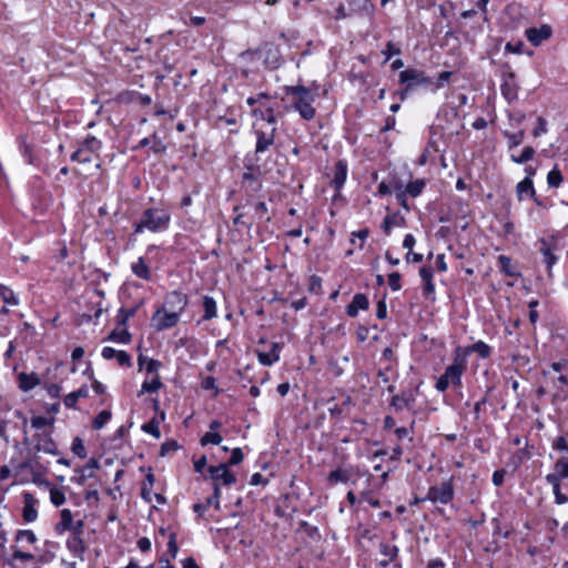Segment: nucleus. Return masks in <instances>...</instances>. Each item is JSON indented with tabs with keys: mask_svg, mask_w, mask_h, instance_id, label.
<instances>
[{
	"mask_svg": "<svg viewBox=\"0 0 568 568\" xmlns=\"http://www.w3.org/2000/svg\"><path fill=\"white\" fill-rule=\"evenodd\" d=\"M23 499H24L23 518L28 523L34 521L38 516V513L34 508L36 498L33 497V495H31L29 493H24Z\"/></svg>",
	"mask_w": 568,
	"mask_h": 568,
	"instance_id": "obj_19",
	"label": "nucleus"
},
{
	"mask_svg": "<svg viewBox=\"0 0 568 568\" xmlns=\"http://www.w3.org/2000/svg\"><path fill=\"white\" fill-rule=\"evenodd\" d=\"M534 155H535V149L532 146H525L521 154L518 156L513 154L511 160L515 163L523 164V163L530 161L534 158Z\"/></svg>",
	"mask_w": 568,
	"mask_h": 568,
	"instance_id": "obj_37",
	"label": "nucleus"
},
{
	"mask_svg": "<svg viewBox=\"0 0 568 568\" xmlns=\"http://www.w3.org/2000/svg\"><path fill=\"white\" fill-rule=\"evenodd\" d=\"M203 310L204 314L202 316V321H211L212 318L216 317L217 310L215 300L209 295H205L203 297Z\"/></svg>",
	"mask_w": 568,
	"mask_h": 568,
	"instance_id": "obj_22",
	"label": "nucleus"
},
{
	"mask_svg": "<svg viewBox=\"0 0 568 568\" xmlns=\"http://www.w3.org/2000/svg\"><path fill=\"white\" fill-rule=\"evenodd\" d=\"M369 306L368 298L365 294L357 293L354 295L351 304L346 307V314L349 317H356L359 310H367Z\"/></svg>",
	"mask_w": 568,
	"mask_h": 568,
	"instance_id": "obj_12",
	"label": "nucleus"
},
{
	"mask_svg": "<svg viewBox=\"0 0 568 568\" xmlns=\"http://www.w3.org/2000/svg\"><path fill=\"white\" fill-rule=\"evenodd\" d=\"M349 480V473L347 470H343L337 468L328 474L327 481L331 485H335L338 483H347Z\"/></svg>",
	"mask_w": 568,
	"mask_h": 568,
	"instance_id": "obj_33",
	"label": "nucleus"
},
{
	"mask_svg": "<svg viewBox=\"0 0 568 568\" xmlns=\"http://www.w3.org/2000/svg\"><path fill=\"white\" fill-rule=\"evenodd\" d=\"M16 539L18 541L26 539L28 542L33 544V542H36L37 537L33 534V531H31V530H19Z\"/></svg>",
	"mask_w": 568,
	"mask_h": 568,
	"instance_id": "obj_58",
	"label": "nucleus"
},
{
	"mask_svg": "<svg viewBox=\"0 0 568 568\" xmlns=\"http://www.w3.org/2000/svg\"><path fill=\"white\" fill-rule=\"evenodd\" d=\"M471 351L477 353L481 358H488L491 354V347L483 341L474 343Z\"/></svg>",
	"mask_w": 568,
	"mask_h": 568,
	"instance_id": "obj_39",
	"label": "nucleus"
},
{
	"mask_svg": "<svg viewBox=\"0 0 568 568\" xmlns=\"http://www.w3.org/2000/svg\"><path fill=\"white\" fill-rule=\"evenodd\" d=\"M465 371V363L458 357L455 358L454 363L446 367L443 374L448 382L454 386L462 385V375Z\"/></svg>",
	"mask_w": 568,
	"mask_h": 568,
	"instance_id": "obj_10",
	"label": "nucleus"
},
{
	"mask_svg": "<svg viewBox=\"0 0 568 568\" xmlns=\"http://www.w3.org/2000/svg\"><path fill=\"white\" fill-rule=\"evenodd\" d=\"M545 479L552 487L556 504L564 505L568 503V496L561 491L560 481H557L556 477H545Z\"/></svg>",
	"mask_w": 568,
	"mask_h": 568,
	"instance_id": "obj_24",
	"label": "nucleus"
},
{
	"mask_svg": "<svg viewBox=\"0 0 568 568\" xmlns=\"http://www.w3.org/2000/svg\"><path fill=\"white\" fill-rule=\"evenodd\" d=\"M501 93L508 102L517 100L518 87L515 81V73L509 71L503 74Z\"/></svg>",
	"mask_w": 568,
	"mask_h": 568,
	"instance_id": "obj_9",
	"label": "nucleus"
},
{
	"mask_svg": "<svg viewBox=\"0 0 568 568\" xmlns=\"http://www.w3.org/2000/svg\"><path fill=\"white\" fill-rule=\"evenodd\" d=\"M111 416L109 410L100 412L93 420V428L101 429L111 419Z\"/></svg>",
	"mask_w": 568,
	"mask_h": 568,
	"instance_id": "obj_43",
	"label": "nucleus"
},
{
	"mask_svg": "<svg viewBox=\"0 0 568 568\" xmlns=\"http://www.w3.org/2000/svg\"><path fill=\"white\" fill-rule=\"evenodd\" d=\"M179 444L175 440H170L161 445L160 454L161 456H165L170 452H175L179 449Z\"/></svg>",
	"mask_w": 568,
	"mask_h": 568,
	"instance_id": "obj_57",
	"label": "nucleus"
},
{
	"mask_svg": "<svg viewBox=\"0 0 568 568\" xmlns=\"http://www.w3.org/2000/svg\"><path fill=\"white\" fill-rule=\"evenodd\" d=\"M141 304H142V302L139 305L131 307V308L121 307L116 315V325L125 326L129 318L133 317L135 315V313Z\"/></svg>",
	"mask_w": 568,
	"mask_h": 568,
	"instance_id": "obj_30",
	"label": "nucleus"
},
{
	"mask_svg": "<svg viewBox=\"0 0 568 568\" xmlns=\"http://www.w3.org/2000/svg\"><path fill=\"white\" fill-rule=\"evenodd\" d=\"M180 314L159 307L152 316V325L156 332L174 327L180 321Z\"/></svg>",
	"mask_w": 568,
	"mask_h": 568,
	"instance_id": "obj_2",
	"label": "nucleus"
},
{
	"mask_svg": "<svg viewBox=\"0 0 568 568\" xmlns=\"http://www.w3.org/2000/svg\"><path fill=\"white\" fill-rule=\"evenodd\" d=\"M142 429L145 433L153 435L155 438H160V436H161V432L159 429V423L155 419H152L151 422L144 424L142 426Z\"/></svg>",
	"mask_w": 568,
	"mask_h": 568,
	"instance_id": "obj_51",
	"label": "nucleus"
},
{
	"mask_svg": "<svg viewBox=\"0 0 568 568\" xmlns=\"http://www.w3.org/2000/svg\"><path fill=\"white\" fill-rule=\"evenodd\" d=\"M131 268L135 276L146 281L151 278V271L145 264L143 257H139V260L132 264Z\"/></svg>",
	"mask_w": 568,
	"mask_h": 568,
	"instance_id": "obj_27",
	"label": "nucleus"
},
{
	"mask_svg": "<svg viewBox=\"0 0 568 568\" xmlns=\"http://www.w3.org/2000/svg\"><path fill=\"white\" fill-rule=\"evenodd\" d=\"M101 141L95 136L89 135L81 142L80 148L87 149L89 153L95 154L101 149Z\"/></svg>",
	"mask_w": 568,
	"mask_h": 568,
	"instance_id": "obj_35",
	"label": "nucleus"
},
{
	"mask_svg": "<svg viewBox=\"0 0 568 568\" xmlns=\"http://www.w3.org/2000/svg\"><path fill=\"white\" fill-rule=\"evenodd\" d=\"M20 388L24 392L32 389L39 384V378L36 374L21 373L19 375Z\"/></svg>",
	"mask_w": 568,
	"mask_h": 568,
	"instance_id": "obj_31",
	"label": "nucleus"
},
{
	"mask_svg": "<svg viewBox=\"0 0 568 568\" xmlns=\"http://www.w3.org/2000/svg\"><path fill=\"white\" fill-rule=\"evenodd\" d=\"M261 119L266 121L267 123L272 124L273 126L276 123V116L274 113V110L272 108L266 109L265 112H260Z\"/></svg>",
	"mask_w": 568,
	"mask_h": 568,
	"instance_id": "obj_61",
	"label": "nucleus"
},
{
	"mask_svg": "<svg viewBox=\"0 0 568 568\" xmlns=\"http://www.w3.org/2000/svg\"><path fill=\"white\" fill-rule=\"evenodd\" d=\"M454 497V488L450 480L443 481L438 486H432L427 493V499L433 503L448 504Z\"/></svg>",
	"mask_w": 568,
	"mask_h": 568,
	"instance_id": "obj_3",
	"label": "nucleus"
},
{
	"mask_svg": "<svg viewBox=\"0 0 568 568\" xmlns=\"http://www.w3.org/2000/svg\"><path fill=\"white\" fill-rule=\"evenodd\" d=\"M346 175H347V165H346V163L344 161H338L335 164L334 178H333V181H332V184L335 187V190L342 189V186L344 185V183L346 181Z\"/></svg>",
	"mask_w": 568,
	"mask_h": 568,
	"instance_id": "obj_20",
	"label": "nucleus"
},
{
	"mask_svg": "<svg viewBox=\"0 0 568 568\" xmlns=\"http://www.w3.org/2000/svg\"><path fill=\"white\" fill-rule=\"evenodd\" d=\"M93 153H89L87 149L79 148L71 155V160L79 163H90L92 161Z\"/></svg>",
	"mask_w": 568,
	"mask_h": 568,
	"instance_id": "obj_40",
	"label": "nucleus"
},
{
	"mask_svg": "<svg viewBox=\"0 0 568 568\" xmlns=\"http://www.w3.org/2000/svg\"><path fill=\"white\" fill-rule=\"evenodd\" d=\"M54 423V418H47L43 416H34L31 418V426L36 429H40L42 427H45L48 425H52Z\"/></svg>",
	"mask_w": 568,
	"mask_h": 568,
	"instance_id": "obj_47",
	"label": "nucleus"
},
{
	"mask_svg": "<svg viewBox=\"0 0 568 568\" xmlns=\"http://www.w3.org/2000/svg\"><path fill=\"white\" fill-rule=\"evenodd\" d=\"M405 222V219L399 216L398 214H388L385 216L382 229L385 234H389L393 226L402 225Z\"/></svg>",
	"mask_w": 568,
	"mask_h": 568,
	"instance_id": "obj_29",
	"label": "nucleus"
},
{
	"mask_svg": "<svg viewBox=\"0 0 568 568\" xmlns=\"http://www.w3.org/2000/svg\"><path fill=\"white\" fill-rule=\"evenodd\" d=\"M388 284L393 291H399L400 285V274L398 272H393L388 275Z\"/></svg>",
	"mask_w": 568,
	"mask_h": 568,
	"instance_id": "obj_55",
	"label": "nucleus"
},
{
	"mask_svg": "<svg viewBox=\"0 0 568 568\" xmlns=\"http://www.w3.org/2000/svg\"><path fill=\"white\" fill-rule=\"evenodd\" d=\"M207 470L213 483L222 480L224 486H231L236 483L235 475L229 470V466L225 463L217 466H210Z\"/></svg>",
	"mask_w": 568,
	"mask_h": 568,
	"instance_id": "obj_6",
	"label": "nucleus"
},
{
	"mask_svg": "<svg viewBox=\"0 0 568 568\" xmlns=\"http://www.w3.org/2000/svg\"><path fill=\"white\" fill-rule=\"evenodd\" d=\"M38 443L36 445L37 450H43L47 454L58 455L59 450L55 442L52 439L50 433H43L37 435Z\"/></svg>",
	"mask_w": 568,
	"mask_h": 568,
	"instance_id": "obj_13",
	"label": "nucleus"
},
{
	"mask_svg": "<svg viewBox=\"0 0 568 568\" xmlns=\"http://www.w3.org/2000/svg\"><path fill=\"white\" fill-rule=\"evenodd\" d=\"M562 182V175L559 170L554 169L547 175V183L550 187H558Z\"/></svg>",
	"mask_w": 568,
	"mask_h": 568,
	"instance_id": "obj_45",
	"label": "nucleus"
},
{
	"mask_svg": "<svg viewBox=\"0 0 568 568\" xmlns=\"http://www.w3.org/2000/svg\"><path fill=\"white\" fill-rule=\"evenodd\" d=\"M72 452L80 458L87 457V449L83 445V442L80 437H75L72 442L71 446Z\"/></svg>",
	"mask_w": 568,
	"mask_h": 568,
	"instance_id": "obj_46",
	"label": "nucleus"
},
{
	"mask_svg": "<svg viewBox=\"0 0 568 568\" xmlns=\"http://www.w3.org/2000/svg\"><path fill=\"white\" fill-rule=\"evenodd\" d=\"M546 477H556L557 481L568 478V460L560 458L555 464V471L546 475Z\"/></svg>",
	"mask_w": 568,
	"mask_h": 568,
	"instance_id": "obj_25",
	"label": "nucleus"
},
{
	"mask_svg": "<svg viewBox=\"0 0 568 568\" xmlns=\"http://www.w3.org/2000/svg\"><path fill=\"white\" fill-rule=\"evenodd\" d=\"M275 133L276 128L272 126L270 131L264 130H255L256 135V145H255V154H260L268 150L271 145L275 142Z\"/></svg>",
	"mask_w": 568,
	"mask_h": 568,
	"instance_id": "obj_7",
	"label": "nucleus"
},
{
	"mask_svg": "<svg viewBox=\"0 0 568 568\" xmlns=\"http://www.w3.org/2000/svg\"><path fill=\"white\" fill-rule=\"evenodd\" d=\"M504 134L508 139L510 149L521 144L525 138V132L523 130L518 131L517 133L505 132Z\"/></svg>",
	"mask_w": 568,
	"mask_h": 568,
	"instance_id": "obj_42",
	"label": "nucleus"
},
{
	"mask_svg": "<svg viewBox=\"0 0 568 568\" xmlns=\"http://www.w3.org/2000/svg\"><path fill=\"white\" fill-rule=\"evenodd\" d=\"M313 101L314 97L312 95L307 98L295 99L293 103L294 109L298 111V113L304 120L310 121L315 116L316 111L312 106Z\"/></svg>",
	"mask_w": 568,
	"mask_h": 568,
	"instance_id": "obj_11",
	"label": "nucleus"
},
{
	"mask_svg": "<svg viewBox=\"0 0 568 568\" xmlns=\"http://www.w3.org/2000/svg\"><path fill=\"white\" fill-rule=\"evenodd\" d=\"M83 527H84L83 520H78V521L73 523L72 527L69 529V531H71L70 536L81 537V535L83 534Z\"/></svg>",
	"mask_w": 568,
	"mask_h": 568,
	"instance_id": "obj_62",
	"label": "nucleus"
},
{
	"mask_svg": "<svg viewBox=\"0 0 568 568\" xmlns=\"http://www.w3.org/2000/svg\"><path fill=\"white\" fill-rule=\"evenodd\" d=\"M163 386V383L161 382L159 376H155L151 382H144L142 384V388L139 395L143 393H154L159 390Z\"/></svg>",
	"mask_w": 568,
	"mask_h": 568,
	"instance_id": "obj_38",
	"label": "nucleus"
},
{
	"mask_svg": "<svg viewBox=\"0 0 568 568\" xmlns=\"http://www.w3.org/2000/svg\"><path fill=\"white\" fill-rule=\"evenodd\" d=\"M280 344L272 343L270 352H257L258 361L264 366H271L280 359Z\"/></svg>",
	"mask_w": 568,
	"mask_h": 568,
	"instance_id": "obj_17",
	"label": "nucleus"
},
{
	"mask_svg": "<svg viewBox=\"0 0 568 568\" xmlns=\"http://www.w3.org/2000/svg\"><path fill=\"white\" fill-rule=\"evenodd\" d=\"M255 215L258 220H262L267 212L265 202H257L254 206Z\"/></svg>",
	"mask_w": 568,
	"mask_h": 568,
	"instance_id": "obj_64",
	"label": "nucleus"
},
{
	"mask_svg": "<svg viewBox=\"0 0 568 568\" xmlns=\"http://www.w3.org/2000/svg\"><path fill=\"white\" fill-rule=\"evenodd\" d=\"M108 341L121 343V344H129L132 339L131 334L128 332V329L123 328L121 331L113 329L108 338Z\"/></svg>",
	"mask_w": 568,
	"mask_h": 568,
	"instance_id": "obj_32",
	"label": "nucleus"
},
{
	"mask_svg": "<svg viewBox=\"0 0 568 568\" xmlns=\"http://www.w3.org/2000/svg\"><path fill=\"white\" fill-rule=\"evenodd\" d=\"M50 500L54 506H61L65 501V496L60 489L51 488Z\"/></svg>",
	"mask_w": 568,
	"mask_h": 568,
	"instance_id": "obj_49",
	"label": "nucleus"
},
{
	"mask_svg": "<svg viewBox=\"0 0 568 568\" xmlns=\"http://www.w3.org/2000/svg\"><path fill=\"white\" fill-rule=\"evenodd\" d=\"M178 551H179V547L176 544V534L171 532L169 536V541H168V552L170 554V556L172 558H175L178 555Z\"/></svg>",
	"mask_w": 568,
	"mask_h": 568,
	"instance_id": "obj_52",
	"label": "nucleus"
},
{
	"mask_svg": "<svg viewBox=\"0 0 568 568\" xmlns=\"http://www.w3.org/2000/svg\"><path fill=\"white\" fill-rule=\"evenodd\" d=\"M189 303V297L179 291H173L166 294L164 304L161 306L164 310L182 314Z\"/></svg>",
	"mask_w": 568,
	"mask_h": 568,
	"instance_id": "obj_4",
	"label": "nucleus"
},
{
	"mask_svg": "<svg viewBox=\"0 0 568 568\" xmlns=\"http://www.w3.org/2000/svg\"><path fill=\"white\" fill-rule=\"evenodd\" d=\"M68 549L74 554L78 558L83 560V554L85 551V546L81 537L79 536H70L67 540Z\"/></svg>",
	"mask_w": 568,
	"mask_h": 568,
	"instance_id": "obj_21",
	"label": "nucleus"
},
{
	"mask_svg": "<svg viewBox=\"0 0 568 568\" xmlns=\"http://www.w3.org/2000/svg\"><path fill=\"white\" fill-rule=\"evenodd\" d=\"M399 82L406 84L405 91H409L417 85L430 83L424 75V72L410 68L399 73Z\"/></svg>",
	"mask_w": 568,
	"mask_h": 568,
	"instance_id": "obj_5",
	"label": "nucleus"
},
{
	"mask_svg": "<svg viewBox=\"0 0 568 568\" xmlns=\"http://www.w3.org/2000/svg\"><path fill=\"white\" fill-rule=\"evenodd\" d=\"M210 506H214V500H212L211 497H207L205 503L194 504L193 510L200 516H202Z\"/></svg>",
	"mask_w": 568,
	"mask_h": 568,
	"instance_id": "obj_54",
	"label": "nucleus"
},
{
	"mask_svg": "<svg viewBox=\"0 0 568 568\" xmlns=\"http://www.w3.org/2000/svg\"><path fill=\"white\" fill-rule=\"evenodd\" d=\"M99 468V463L97 459L91 458L85 466L82 468L75 469L79 473V477L77 478V483L79 485H84L88 478H92L94 476L93 470Z\"/></svg>",
	"mask_w": 568,
	"mask_h": 568,
	"instance_id": "obj_18",
	"label": "nucleus"
},
{
	"mask_svg": "<svg viewBox=\"0 0 568 568\" xmlns=\"http://www.w3.org/2000/svg\"><path fill=\"white\" fill-rule=\"evenodd\" d=\"M170 214L162 209L150 207L143 211L141 219L134 224V233H141L144 229L151 232L166 230L170 223Z\"/></svg>",
	"mask_w": 568,
	"mask_h": 568,
	"instance_id": "obj_1",
	"label": "nucleus"
},
{
	"mask_svg": "<svg viewBox=\"0 0 568 568\" xmlns=\"http://www.w3.org/2000/svg\"><path fill=\"white\" fill-rule=\"evenodd\" d=\"M154 481H155V477L150 469L149 473L146 474L145 479L142 483V487H141V497L146 503L152 501V488H153Z\"/></svg>",
	"mask_w": 568,
	"mask_h": 568,
	"instance_id": "obj_23",
	"label": "nucleus"
},
{
	"mask_svg": "<svg viewBox=\"0 0 568 568\" xmlns=\"http://www.w3.org/2000/svg\"><path fill=\"white\" fill-rule=\"evenodd\" d=\"M425 185L426 183L423 179H417L406 185L405 192L412 197H417L423 192Z\"/></svg>",
	"mask_w": 568,
	"mask_h": 568,
	"instance_id": "obj_34",
	"label": "nucleus"
},
{
	"mask_svg": "<svg viewBox=\"0 0 568 568\" xmlns=\"http://www.w3.org/2000/svg\"><path fill=\"white\" fill-rule=\"evenodd\" d=\"M539 252L542 255V262L547 265V268L550 271L551 267L557 262V256L554 254L555 245L550 244L545 239L539 241Z\"/></svg>",
	"mask_w": 568,
	"mask_h": 568,
	"instance_id": "obj_14",
	"label": "nucleus"
},
{
	"mask_svg": "<svg viewBox=\"0 0 568 568\" xmlns=\"http://www.w3.org/2000/svg\"><path fill=\"white\" fill-rule=\"evenodd\" d=\"M120 366L130 367L131 366V356L125 351H119L115 356Z\"/></svg>",
	"mask_w": 568,
	"mask_h": 568,
	"instance_id": "obj_56",
	"label": "nucleus"
},
{
	"mask_svg": "<svg viewBox=\"0 0 568 568\" xmlns=\"http://www.w3.org/2000/svg\"><path fill=\"white\" fill-rule=\"evenodd\" d=\"M243 180L250 181L253 184L252 189L254 191H257L261 187V183L256 180L255 175L253 174L252 168H248V171L244 172Z\"/></svg>",
	"mask_w": 568,
	"mask_h": 568,
	"instance_id": "obj_59",
	"label": "nucleus"
},
{
	"mask_svg": "<svg viewBox=\"0 0 568 568\" xmlns=\"http://www.w3.org/2000/svg\"><path fill=\"white\" fill-rule=\"evenodd\" d=\"M500 270L508 276H515L516 272L511 268V258L506 255L498 256Z\"/></svg>",
	"mask_w": 568,
	"mask_h": 568,
	"instance_id": "obj_41",
	"label": "nucleus"
},
{
	"mask_svg": "<svg viewBox=\"0 0 568 568\" xmlns=\"http://www.w3.org/2000/svg\"><path fill=\"white\" fill-rule=\"evenodd\" d=\"M516 192L519 200H523L525 196H527L534 199L537 204H540L536 197L532 180L529 176L525 178L517 184Z\"/></svg>",
	"mask_w": 568,
	"mask_h": 568,
	"instance_id": "obj_15",
	"label": "nucleus"
},
{
	"mask_svg": "<svg viewBox=\"0 0 568 568\" xmlns=\"http://www.w3.org/2000/svg\"><path fill=\"white\" fill-rule=\"evenodd\" d=\"M379 549H381V552L385 556V557H388L390 560H393L394 558H396L397 554H398V548L396 546H392V545H388V544H384L382 542L379 545Z\"/></svg>",
	"mask_w": 568,
	"mask_h": 568,
	"instance_id": "obj_50",
	"label": "nucleus"
},
{
	"mask_svg": "<svg viewBox=\"0 0 568 568\" xmlns=\"http://www.w3.org/2000/svg\"><path fill=\"white\" fill-rule=\"evenodd\" d=\"M0 297L3 298L4 303L12 305L18 304V301L14 297L13 292L4 285H0Z\"/></svg>",
	"mask_w": 568,
	"mask_h": 568,
	"instance_id": "obj_48",
	"label": "nucleus"
},
{
	"mask_svg": "<svg viewBox=\"0 0 568 568\" xmlns=\"http://www.w3.org/2000/svg\"><path fill=\"white\" fill-rule=\"evenodd\" d=\"M525 34L532 45L538 47L551 37L552 29L549 24H542L539 28H528Z\"/></svg>",
	"mask_w": 568,
	"mask_h": 568,
	"instance_id": "obj_8",
	"label": "nucleus"
},
{
	"mask_svg": "<svg viewBox=\"0 0 568 568\" xmlns=\"http://www.w3.org/2000/svg\"><path fill=\"white\" fill-rule=\"evenodd\" d=\"M286 93L288 95L296 97V99L307 98V97H312L313 95L311 93V91L306 87H304V85L287 87L286 88Z\"/></svg>",
	"mask_w": 568,
	"mask_h": 568,
	"instance_id": "obj_36",
	"label": "nucleus"
},
{
	"mask_svg": "<svg viewBox=\"0 0 568 568\" xmlns=\"http://www.w3.org/2000/svg\"><path fill=\"white\" fill-rule=\"evenodd\" d=\"M72 524H73V516H72L71 510L62 509L61 510V519L55 525V531L58 534H62V532L69 530L72 527Z\"/></svg>",
	"mask_w": 568,
	"mask_h": 568,
	"instance_id": "obj_26",
	"label": "nucleus"
},
{
	"mask_svg": "<svg viewBox=\"0 0 568 568\" xmlns=\"http://www.w3.org/2000/svg\"><path fill=\"white\" fill-rule=\"evenodd\" d=\"M88 394H89V390H88L87 386H82L78 390L68 394L64 397L63 403L68 408H73V407H75L78 399L87 397Z\"/></svg>",
	"mask_w": 568,
	"mask_h": 568,
	"instance_id": "obj_28",
	"label": "nucleus"
},
{
	"mask_svg": "<svg viewBox=\"0 0 568 568\" xmlns=\"http://www.w3.org/2000/svg\"><path fill=\"white\" fill-rule=\"evenodd\" d=\"M547 131V122L544 118L539 116L537 120V126L534 129L532 134L534 136H539Z\"/></svg>",
	"mask_w": 568,
	"mask_h": 568,
	"instance_id": "obj_60",
	"label": "nucleus"
},
{
	"mask_svg": "<svg viewBox=\"0 0 568 568\" xmlns=\"http://www.w3.org/2000/svg\"><path fill=\"white\" fill-rule=\"evenodd\" d=\"M415 402V395L412 392H403L399 395H394L390 400V407L396 412L404 408H409Z\"/></svg>",
	"mask_w": 568,
	"mask_h": 568,
	"instance_id": "obj_16",
	"label": "nucleus"
},
{
	"mask_svg": "<svg viewBox=\"0 0 568 568\" xmlns=\"http://www.w3.org/2000/svg\"><path fill=\"white\" fill-rule=\"evenodd\" d=\"M243 458H244V455H243L242 449L234 448L232 450L231 457L226 464H227V466L239 465L240 463H242Z\"/></svg>",
	"mask_w": 568,
	"mask_h": 568,
	"instance_id": "obj_53",
	"label": "nucleus"
},
{
	"mask_svg": "<svg viewBox=\"0 0 568 568\" xmlns=\"http://www.w3.org/2000/svg\"><path fill=\"white\" fill-rule=\"evenodd\" d=\"M222 442V436L216 432H207L201 438V445L205 446L207 444L219 445Z\"/></svg>",
	"mask_w": 568,
	"mask_h": 568,
	"instance_id": "obj_44",
	"label": "nucleus"
},
{
	"mask_svg": "<svg viewBox=\"0 0 568 568\" xmlns=\"http://www.w3.org/2000/svg\"><path fill=\"white\" fill-rule=\"evenodd\" d=\"M265 63H266V65H267V67H270V68H272V69L277 68V67H278V57H277V52H276V51H275V52H272V51L270 50L268 55H267V58H266V60H265Z\"/></svg>",
	"mask_w": 568,
	"mask_h": 568,
	"instance_id": "obj_63",
	"label": "nucleus"
}]
</instances>
